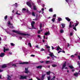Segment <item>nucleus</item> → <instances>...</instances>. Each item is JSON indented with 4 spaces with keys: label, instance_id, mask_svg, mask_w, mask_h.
<instances>
[{
    "label": "nucleus",
    "instance_id": "1",
    "mask_svg": "<svg viewBox=\"0 0 80 80\" xmlns=\"http://www.w3.org/2000/svg\"><path fill=\"white\" fill-rule=\"evenodd\" d=\"M12 32L15 33H17V34H19V35H23L24 36H26L27 35L28 36H29L30 34H26V33H20L19 31H16L15 30H12Z\"/></svg>",
    "mask_w": 80,
    "mask_h": 80
},
{
    "label": "nucleus",
    "instance_id": "2",
    "mask_svg": "<svg viewBox=\"0 0 80 80\" xmlns=\"http://www.w3.org/2000/svg\"><path fill=\"white\" fill-rule=\"evenodd\" d=\"M35 22L34 21H32V22L31 23L32 28L33 29H36V28H34V24H35Z\"/></svg>",
    "mask_w": 80,
    "mask_h": 80
},
{
    "label": "nucleus",
    "instance_id": "3",
    "mask_svg": "<svg viewBox=\"0 0 80 80\" xmlns=\"http://www.w3.org/2000/svg\"><path fill=\"white\" fill-rule=\"evenodd\" d=\"M26 4L28 7H30V8H32V5H31V3H30V2H27Z\"/></svg>",
    "mask_w": 80,
    "mask_h": 80
},
{
    "label": "nucleus",
    "instance_id": "4",
    "mask_svg": "<svg viewBox=\"0 0 80 80\" xmlns=\"http://www.w3.org/2000/svg\"><path fill=\"white\" fill-rule=\"evenodd\" d=\"M20 79H22V80H24V79H27V76L23 77L22 76H21L20 78Z\"/></svg>",
    "mask_w": 80,
    "mask_h": 80
},
{
    "label": "nucleus",
    "instance_id": "5",
    "mask_svg": "<svg viewBox=\"0 0 80 80\" xmlns=\"http://www.w3.org/2000/svg\"><path fill=\"white\" fill-rule=\"evenodd\" d=\"M19 64H20V65H21V64L24 65V64H28V62H22L19 63Z\"/></svg>",
    "mask_w": 80,
    "mask_h": 80
},
{
    "label": "nucleus",
    "instance_id": "6",
    "mask_svg": "<svg viewBox=\"0 0 80 80\" xmlns=\"http://www.w3.org/2000/svg\"><path fill=\"white\" fill-rule=\"evenodd\" d=\"M66 63H67V62H65L63 64V65H62V69H64V68L66 67Z\"/></svg>",
    "mask_w": 80,
    "mask_h": 80
},
{
    "label": "nucleus",
    "instance_id": "7",
    "mask_svg": "<svg viewBox=\"0 0 80 80\" xmlns=\"http://www.w3.org/2000/svg\"><path fill=\"white\" fill-rule=\"evenodd\" d=\"M28 68H25V73H28Z\"/></svg>",
    "mask_w": 80,
    "mask_h": 80
},
{
    "label": "nucleus",
    "instance_id": "8",
    "mask_svg": "<svg viewBox=\"0 0 80 80\" xmlns=\"http://www.w3.org/2000/svg\"><path fill=\"white\" fill-rule=\"evenodd\" d=\"M7 67V64H4L3 65H2V68H6V67Z\"/></svg>",
    "mask_w": 80,
    "mask_h": 80
},
{
    "label": "nucleus",
    "instance_id": "9",
    "mask_svg": "<svg viewBox=\"0 0 80 80\" xmlns=\"http://www.w3.org/2000/svg\"><path fill=\"white\" fill-rule=\"evenodd\" d=\"M45 74H43L42 75V76L41 78V80H44V78H45Z\"/></svg>",
    "mask_w": 80,
    "mask_h": 80
},
{
    "label": "nucleus",
    "instance_id": "10",
    "mask_svg": "<svg viewBox=\"0 0 80 80\" xmlns=\"http://www.w3.org/2000/svg\"><path fill=\"white\" fill-rule=\"evenodd\" d=\"M5 56V53H1L0 54V57H3Z\"/></svg>",
    "mask_w": 80,
    "mask_h": 80
},
{
    "label": "nucleus",
    "instance_id": "11",
    "mask_svg": "<svg viewBox=\"0 0 80 80\" xmlns=\"http://www.w3.org/2000/svg\"><path fill=\"white\" fill-rule=\"evenodd\" d=\"M37 68H40V69H42V66L40 65L36 67Z\"/></svg>",
    "mask_w": 80,
    "mask_h": 80
},
{
    "label": "nucleus",
    "instance_id": "12",
    "mask_svg": "<svg viewBox=\"0 0 80 80\" xmlns=\"http://www.w3.org/2000/svg\"><path fill=\"white\" fill-rule=\"evenodd\" d=\"M65 18L66 20H67V21H68V22H70V21H71V20L68 17H66Z\"/></svg>",
    "mask_w": 80,
    "mask_h": 80
},
{
    "label": "nucleus",
    "instance_id": "13",
    "mask_svg": "<svg viewBox=\"0 0 80 80\" xmlns=\"http://www.w3.org/2000/svg\"><path fill=\"white\" fill-rule=\"evenodd\" d=\"M49 55L51 57H52L53 58V57H54V55H53V53H51L49 54Z\"/></svg>",
    "mask_w": 80,
    "mask_h": 80
},
{
    "label": "nucleus",
    "instance_id": "14",
    "mask_svg": "<svg viewBox=\"0 0 80 80\" xmlns=\"http://www.w3.org/2000/svg\"><path fill=\"white\" fill-rule=\"evenodd\" d=\"M61 25L62 27V28H64L65 27V24L64 23H62L61 24Z\"/></svg>",
    "mask_w": 80,
    "mask_h": 80
},
{
    "label": "nucleus",
    "instance_id": "15",
    "mask_svg": "<svg viewBox=\"0 0 80 80\" xmlns=\"http://www.w3.org/2000/svg\"><path fill=\"white\" fill-rule=\"evenodd\" d=\"M49 34H50V32H48L45 33L44 35H49Z\"/></svg>",
    "mask_w": 80,
    "mask_h": 80
},
{
    "label": "nucleus",
    "instance_id": "16",
    "mask_svg": "<svg viewBox=\"0 0 80 80\" xmlns=\"http://www.w3.org/2000/svg\"><path fill=\"white\" fill-rule=\"evenodd\" d=\"M8 25H11V26H12V25H13V24L12 23H10V21H9L8 22Z\"/></svg>",
    "mask_w": 80,
    "mask_h": 80
},
{
    "label": "nucleus",
    "instance_id": "17",
    "mask_svg": "<svg viewBox=\"0 0 80 80\" xmlns=\"http://www.w3.org/2000/svg\"><path fill=\"white\" fill-rule=\"evenodd\" d=\"M69 67L71 68V69H73L74 68V67L72 66H69Z\"/></svg>",
    "mask_w": 80,
    "mask_h": 80
},
{
    "label": "nucleus",
    "instance_id": "18",
    "mask_svg": "<svg viewBox=\"0 0 80 80\" xmlns=\"http://www.w3.org/2000/svg\"><path fill=\"white\" fill-rule=\"evenodd\" d=\"M36 6H34L33 7V10H37V8Z\"/></svg>",
    "mask_w": 80,
    "mask_h": 80
},
{
    "label": "nucleus",
    "instance_id": "19",
    "mask_svg": "<svg viewBox=\"0 0 80 80\" xmlns=\"http://www.w3.org/2000/svg\"><path fill=\"white\" fill-rule=\"evenodd\" d=\"M58 22H60V21H62V18H58Z\"/></svg>",
    "mask_w": 80,
    "mask_h": 80
},
{
    "label": "nucleus",
    "instance_id": "20",
    "mask_svg": "<svg viewBox=\"0 0 80 80\" xmlns=\"http://www.w3.org/2000/svg\"><path fill=\"white\" fill-rule=\"evenodd\" d=\"M79 24V22L78 21H77V23L75 25V27H77L78 25Z\"/></svg>",
    "mask_w": 80,
    "mask_h": 80
},
{
    "label": "nucleus",
    "instance_id": "21",
    "mask_svg": "<svg viewBox=\"0 0 80 80\" xmlns=\"http://www.w3.org/2000/svg\"><path fill=\"white\" fill-rule=\"evenodd\" d=\"M12 5L13 6L14 5L15 7H17L18 6V5H17V3H15V4H13Z\"/></svg>",
    "mask_w": 80,
    "mask_h": 80
},
{
    "label": "nucleus",
    "instance_id": "22",
    "mask_svg": "<svg viewBox=\"0 0 80 80\" xmlns=\"http://www.w3.org/2000/svg\"><path fill=\"white\" fill-rule=\"evenodd\" d=\"M78 75V73L77 72H76L74 74V76H75V77H77Z\"/></svg>",
    "mask_w": 80,
    "mask_h": 80
},
{
    "label": "nucleus",
    "instance_id": "23",
    "mask_svg": "<svg viewBox=\"0 0 80 80\" xmlns=\"http://www.w3.org/2000/svg\"><path fill=\"white\" fill-rule=\"evenodd\" d=\"M57 51L60 50V46H58L57 47Z\"/></svg>",
    "mask_w": 80,
    "mask_h": 80
},
{
    "label": "nucleus",
    "instance_id": "24",
    "mask_svg": "<svg viewBox=\"0 0 80 80\" xmlns=\"http://www.w3.org/2000/svg\"><path fill=\"white\" fill-rule=\"evenodd\" d=\"M49 11L50 12H53V9H52V8H50L49 9Z\"/></svg>",
    "mask_w": 80,
    "mask_h": 80
},
{
    "label": "nucleus",
    "instance_id": "25",
    "mask_svg": "<svg viewBox=\"0 0 80 80\" xmlns=\"http://www.w3.org/2000/svg\"><path fill=\"white\" fill-rule=\"evenodd\" d=\"M46 73L48 75H50V71H49L48 72H47Z\"/></svg>",
    "mask_w": 80,
    "mask_h": 80
},
{
    "label": "nucleus",
    "instance_id": "26",
    "mask_svg": "<svg viewBox=\"0 0 80 80\" xmlns=\"http://www.w3.org/2000/svg\"><path fill=\"white\" fill-rule=\"evenodd\" d=\"M32 15L33 17H35V13H34L33 12H32Z\"/></svg>",
    "mask_w": 80,
    "mask_h": 80
},
{
    "label": "nucleus",
    "instance_id": "27",
    "mask_svg": "<svg viewBox=\"0 0 80 80\" xmlns=\"http://www.w3.org/2000/svg\"><path fill=\"white\" fill-rule=\"evenodd\" d=\"M42 27V23H40V29H41Z\"/></svg>",
    "mask_w": 80,
    "mask_h": 80
},
{
    "label": "nucleus",
    "instance_id": "28",
    "mask_svg": "<svg viewBox=\"0 0 80 80\" xmlns=\"http://www.w3.org/2000/svg\"><path fill=\"white\" fill-rule=\"evenodd\" d=\"M50 61H47L46 62V64H48L49 63H50Z\"/></svg>",
    "mask_w": 80,
    "mask_h": 80
},
{
    "label": "nucleus",
    "instance_id": "29",
    "mask_svg": "<svg viewBox=\"0 0 80 80\" xmlns=\"http://www.w3.org/2000/svg\"><path fill=\"white\" fill-rule=\"evenodd\" d=\"M57 66V65H55V64H52V67H56Z\"/></svg>",
    "mask_w": 80,
    "mask_h": 80
},
{
    "label": "nucleus",
    "instance_id": "30",
    "mask_svg": "<svg viewBox=\"0 0 80 80\" xmlns=\"http://www.w3.org/2000/svg\"><path fill=\"white\" fill-rule=\"evenodd\" d=\"M7 78L8 79H10V78H11V76H10L9 75H8Z\"/></svg>",
    "mask_w": 80,
    "mask_h": 80
},
{
    "label": "nucleus",
    "instance_id": "31",
    "mask_svg": "<svg viewBox=\"0 0 80 80\" xmlns=\"http://www.w3.org/2000/svg\"><path fill=\"white\" fill-rule=\"evenodd\" d=\"M8 18V16L6 15L4 17L5 20H7V18Z\"/></svg>",
    "mask_w": 80,
    "mask_h": 80
},
{
    "label": "nucleus",
    "instance_id": "32",
    "mask_svg": "<svg viewBox=\"0 0 80 80\" xmlns=\"http://www.w3.org/2000/svg\"><path fill=\"white\" fill-rule=\"evenodd\" d=\"M9 28H14V27L13 26H9Z\"/></svg>",
    "mask_w": 80,
    "mask_h": 80
},
{
    "label": "nucleus",
    "instance_id": "33",
    "mask_svg": "<svg viewBox=\"0 0 80 80\" xmlns=\"http://www.w3.org/2000/svg\"><path fill=\"white\" fill-rule=\"evenodd\" d=\"M28 45L30 47H32V45L31 44V43L30 42H29L28 43Z\"/></svg>",
    "mask_w": 80,
    "mask_h": 80
},
{
    "label": "nucleus",
    "instance_id": "34",
    "mask_svg": "<svg viewBox=\"0 0 80 80\" xmlns=\"http://www.w3.org/2000/svg\"><path fill=\"white\" fill-rule=\"evenodd\" d=\"M52 20L53 22H55V18H53L52 19Z\"/></svg>",
    "mask_w": 80,
    "mask_h": 80
},
{
    "label": "nucleus",
    "instance_id": "35",
    "mask_svg": "<svg viewBox=\"0 0 80 80\" xmlns=\"http://www.w3.org/2000/svg\"><path fill=\"white\" fill-rule=\"evenodd\" d=\"M10 44H11V46H14L15 45V44H14L13 43H10Z\"/></svg>",
    "mask_w": 80,
    "mask_h": 80
},
{
    "label": "nucleus",
    "instance_id": "36",
    "mask_svg": "<svg viewBox=\"0 0 80 80\" xmlns=\"http://www.w3.org/2000/svg\"><path fill=\"white\" fill-rule=\"evenodd\" d=\"M73 29H74V30H75V31H77V29L76 28V27L75 26L73 28Z\"/></svg>",
    "mask_w": 80,
    "mask_h": 80
},
{
    "label": "nucleus",
    "instance_id": "37",
    "mask_svg": "<svg viewBox=\"0 0 80 80\" xmlns=\"http://www.w3.org/2000/svg\"><path fill=\"white\" fill-rule=\"evenodd\" d=\"M16 14L17 15H20V13H18V11H17V12H16Z\"/></svg>",
    "mask_w": 80,
    "mask_h": 80
},
{
    "label": "nucleus",
    "instance_id": "38",
    "mask_svg": "<svg viewBox=\"0 0 80 80\" xmlns=\"http://www.w3.org/2000/svg\"><path fill=\"white\" fill-rule=\"evenodd\" d=\"M78 65H79V67H80V63L79 61L78 62Z\"/></svg>",
    "mask_w": 80,
    "mask_h": 80
},
{
    "label": "nucleus",
    "instance_id": "39",
    "mask_svg": "<svg viewBox=\"0 0 80 80\" xmlns=\"http://www.w3.org/2000/svg\"><path fill=\"white\" fill-rule=\"evenodd\" d=\"M48 80H50V76H49L48 77Z\"/></svg>",
    "mask_w": 80,
    "mask_h": 80
},
{
    "label": "nucleus",
    "instance_id": "40",
    "mask_svg": "<svg viewBox=\"0 0 80 80\" xmlns=\"http://www.w3.org/2000/svg\"><path fill=\"white\" fill-rule=\"evenodd\" d=\"M42 51H45V49H44L42 48L41 49V52H42Z\"/></svg>",
    "mask_w": 80,
    "mask_h": 80
},
{
    "label": "nucleus",
    "instance_id": "41",
    "mask_svg": "<svg viewBox=\"0 0 80 80\" xmlns=\"http://www.w3.org/2000/svg\"><path fill=\"white\" fill-rule=\"evenodd\" d=\"M60 33H62L63 32V29H61L60 32Z\"/></svg>",
    "mask_w": 80,
    "mask_h": 80
},
{
    "label": "nucleus",
    "instance_id": "42",
    "mask_svg": "<svg viewBox=\"0 0 80 80\" xmlns=\"http://www.w3.org/2000/svg\"><path fill=\"white\" fill-rule=\"evenodd\" d=\"M22 10H23V11H26L27 9L25 8H23L22 9Z\"/></svg>",
    "mask_w": 80,
    "mask_h": 80
},
{
    "label": "nucleus",
    "instance_id": "43",
    "mask_svg": "<svg viewBox=\"0 0 80 80\" xmlns=\"http://www.w3.org/2000/svg\"><path fill=\"white\" fill-rule=\"evenodd\" d=\"M69 28H72V24H69Z\"/></svg>",
    "mask_w": 80,
    "mask_h": 80
},
{
    "label": "nucleus",
    "instance_id": "44",
    "mask_svg": "<svg viewBox=\"0 0 80 80\" xmlns=\"http://www.w3.org/2000/svg\"><path fill=\"white\" fill-rule=\"evenodd\" d=\"M38 38H41V37H40V35H38Z\"/></svg>",
    "mask_w": 80,
    "mask_h": 80
},
{
    "label": "nucleus",
    "instance_id": "45",
    "mask_svg": "<svg viewBox=\"0 0 80 80\" xmlns=\"http://www.w3.org/2000/svg\"><path fill=\"white\" fill-rule=\"evenodd\" d=\"M12 66H14L15 67H17V65L15 64H12Z\"/></svg>",
    "mask_w": 80,
    "mask_h": 80
},
{
    "label": "nucleus",
    "instance_id": "46",
    "mask_svg": "<svg viewBox=\"0 0 80 80\" xmlns=\"http://www.w3.org/2000/svg\"><path fill=\"white\" fill-rule=\"evenodd\" d=\"M41 32V31H40V30H38V33L39 34V33H40Z\"/></svg>",
    "mask_w": 80,
    "mask_h": 80
},
{
    "label": "nucleus",
    "instance_id": "47",
    "mask_svg": "<svg viewBox=\"0 0 80 80\" xmlns=\"http://www.w3.org/2000/svg\"><path fill=\"white\" fill-rule=\"evenodd\" d=\"M56 14H54V15H53V17H56Z\"/></svg>",
    "mask_w": 80,
    "mask_h": 80
},
{
    "label": "nucleus",
    "instance_id": "48",
    "mask_svg": "<svg viewBox=\"0 0 80 80\" xmlns=\"http://www.w3.org/2000/svg\"><path fill=\"white\" fill-rule=\"evenodd\" d=\"M5 50L6 51H8V49H5Z\"/></svg>",
    "mask_w": 80,
    "mask_h": 80
},
{
    "label": "nucleus",
    "instance_id": "49",
    "mask_svg": "<svg viewBox=\"0 0 80 80\" xmlns=\"http://www.w3.org/2000/svg\"><path fill=\"white\" fill-rule=\"evenodd\" d=\"M66 2H67L68 3H68V0H65Z\"/></svg>",
    "mask_w": 80,
    "mask_h": 80
},
{
    "label": "nucleus",
    "instance_id": "50",
    "mask_svg": "<svg viewBox=\"0 0 80 80\" xmlns=\"http://www.w3.org/2000/svg\"><path fill=\"white\" fill-rule=\"evenodd\" d=\"M37 78L38 80H41V79H40V78H38V77H37Z\"/></svg>",
    "mask_w": 80,
    "mask_h": 80
},
{
    "label": "nucleus",
    "instance_id": "51",
    "mask_svg": "<svg viewBox=\"0 0 80 80\" xmlns=\"http://www.w3.org/2000/svg\"><path fill=\"white\" fill-rule=\"evenodd\" d=\"M5 51H5V47H4V50H3V52H4L5 53V52H5Z\"/></svg>",
    "mask_w": 80,
    "mask_h": 80
},
{
    "label": "nucleus",
    "instance_id": "52",
    "mask_svg": "<svg viewBox=\"0 0 80 80\" xmlns=\"http://www.w3.org/2000/svg\"><path fill=\"white\" fill-rule=\"evenodd\" d=\"M70 36H72V35H73V33H70Z\"/></svg>",
    "mask_w": 80,
    "mask_h": 80
},
{
    "label": "nucleus",
    "instance_id": "53",
    "mask_svg": "<svg viewBox=\"0 0 80 80\" xmlns=\"http://www.w3.org/2000/svg\"><path fill=\"white\" fill-rule=\"evenodd\" d=\"M36 48H39L38 47V45H36Z\"/></svg>",
    "mask_w": 80,
    "mask_h": 80
},
{
    "label": "nucleus",
    "instance_id": "54",
    "mask_svg": "<svg viewBox=\"0 0 80 80\" xmlns=\"http://www.w3.org/2000/svg\"><path fill=\"white\" fill-rule=\"evenodd\" d=\"M78 58L79 60H80V56H78Z\"/></svg>",
    "mask_w": 80,
    "mask_h": 80
},
{
    "label": "nucleus",
    "instance_id": "55",
    "mask_svg": "<svg viewBox=\"0 0 80 80\" xmlns=\"http://www.w3.org/2000/svg\"><path fill=\"white\" fill-rule=\"evenodd\" d=\"M31 57H35V55H33V54H32L31 55Z\"/></svg>",
    "mask_w": 80,
    "mask_h": 80
},
{
    "label": "nucleus",
    "instance_id": "56",
    "mask_svg": "<svg viewBox=\"0 0 80 80\" xmlns=\"http://www.w3.org/2000/svg\"><path fill=\"white\" fill-rule=\"evenodd\" d=\"M47 48H50V46H47Z\"/></svg>",
    "mask_w": 80,
    "mask_h": 80
},
{
    "label": "nucleus",
    "instance_id": "57",
    "mask_svg": "<svg viewBox=\"0 0 80 80\" xmlns=\"http://www.w3.org/2000/svg\"><path fill=\"white\" fill-rule=\"evenodd\" d=\"M3 70L0 69V72H3Z\"/></svg>",
    "mask_w": 80,
    "mask_h": 80
},
{
    "label": "nucleus",
    "instance_id": "58",
    "mask_svg": "<svg viewBox=\"0 0 80 80\" xmlns=\"http://www.w3.org/2000/svg\"><path fill=\"white\" fill-rule=\"evenodd\" d=\"M52 50H53L54 49V48L52 46Z\"/></svg>",
    "mask_w": 80,
    "mask_h": 80
},
{
    "label": "nucleus",
    "instance_id": "59",
    "mask_svg": "<svg viewBox=\"0 0 80 80\" xmlns=\"http://www.w3.org/2000/svg\"><path fill=\"white\" fill-rule=\"evenodd\" d=\"M68 47H69V46H70V44H69V43H68Z\"/></svg>",
    "mask_w": 80,
    "mask_h": 80
},
{
    "label": "nucleus",
    "instance_id": "60",
    "mask_svg": "<svg viewBox=\"0 0 80 80\" xmlns=\"http://www.w3.org/2000/svg\"><path fill=\"white\" fill-rule=\"evenodd\" d=\"M60 52H62V51H59L58 52V53H60Z\"/></svg>",
    "mask_w": 80,
    "mask_h": 80
},
{
    "label": "nucleus",
    "instance_id": "61",
    "mask_svg": "<svg viewBox=\"0 0 80 80\" xmlns=\"http://www.w3.org/2000/svg\"><path fill=\"white\" fill-rule=\"evenodd\" d=\"M62 53H65V51H62Z\"/></svg>",
    "mask_w": 80,
    "mask_h": 80
},
{
    "label": "nucleus",
    "instance_id": "62",
    "mask_svg": "<svg viewBox=\"0 0 80 80\" xmlns=\"http://www.w3.org/2000/svg\"><path fill=\"white\" fill-rule=\"evenodd\" d=\"M75 71V70L74 69H72V72H73Z\"/></svg>",
    "mask_w": 80,
    "mask_h": 80
},
{
    "label": "nucleus",
    "instance_id": "63",
    "mask_svg": "<svg viewBox=\"0 0 80 80\" xmlns=\"http://www.w3.org/2000/svg\"><path fill=\"white\" fill-rule=\"evenodd\" d=\"M37 20V18H35V19H33V20Z\"/></svg>",
    "mask_w": 80,
    "mask_h": 80
},
{
    "label": "nucleus",
    "instance_id": "64",
    "mask_svg": "<svg viewBox=\"0 0 80 80\" xmlns=\"http://www.w3.org/2000/svg\"><path fill=\"white\" fill-rule=\"evenodd\" d=\"M42 11H43L44 10V8H42Z\"/></svg>",
    "mask_w": 80,
    "mask_h": 80
}]
</instances>
